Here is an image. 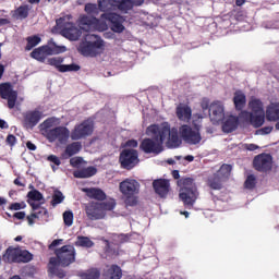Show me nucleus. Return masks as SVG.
Returning a JSON list of instances; mask_svg holds the SVG:
<instances>
[{
  "label": "nucleus",
  "mask_w": 279,
  "mask_h": 279,
  "mask_svg": "<svg viewBox=\"0 0 279 279\" xmlns=\"http://www.w3.org/2000/svg\"><path fill=\"white\" fill-rule=\"evenodd\" d=\"M253 167L259 173H267L274 167V157L267 153L259 154L254 157Z\"/></svg>",
  "instance_id": "15"
},
{
  "label": "nucleus",
  "mask_w": 279,
  "mask_h": 279,
  "mask_svg": "<svg viewBox=\"0 0 279 279\" xmlns=\"http://www.w3.org/2000/svg\"><path fill=\"white\" fill-rule=\"evenodd\" d=\"M223 180L217 172L207 178V186L211 189V191H221L223 189Z\"/></svg>",
  "instance_id": "27"
},
{
  "label": "nucleus",
  "mask_w": 279,
  "mask_h": 279,
  "mask_svg": "<svg viewBox=\"0 0 279 279\" xmlns=\"http://www.w3.org/2000/svg\"><path fill=\"white\" fill-rule=\"evenodd\" d=\"M179 133L181 135V138L187 145H199L202 143V134L199 133V128H196V130H193L189 124H183L179 129Z\"/></svg>",
  "instance_id": "14"
},
{
  "label": "nucleus",
  "mask_w": 279,
  "mask_h": 279,
  "mask_svg": "<svg viewBox=\"0 0 279 279\" xmlns=\"http://www.w3.org/2000/svg\"><path fill=\"white\" fill-rule=\"evenodd\" d=\"M100 19H102V21H108L109 23H111V29L117 34H121L125 29V26H123L125 19H123V16L118 13H102L100 15Z\"/></svg>",
  "instance_id": "18"
},
{
  "label": "nucleus",
  "mask_w": 279,
  "mask_h": 279,
  "mask_svg": "<svg viewBox=\"0 0 279 279\" xmlns=\"http://www.w3.org/2000/svg\"><path fill=\"white\" fill-rule=\"evenodd\" d=\"M168 132L167 129H159L158 124H150L146 129V134L150 137H146L141 142L140 149L144 151V154H154L155 156L162 154Z\"/></svg>",
  "instance_id": "1"
},
{
  "label": "nucleus",
  "mask_w": 279,
  "mask_h": 279,
  "mask_svg": "<svg viewBox=\"0 0 279 279\" xmlns=\"http://www.w3.org/2000/svg\"><path fill=\"white\" fill-rule=\"evenodd\" d=\"M95 131V125L90 120H84L80 124H76L70 133V138L72 141H82V138H87L92 136Z\"/></svg>",
  "instance_id": "12"
},
{
  "label": "nucleus",
  "mask_w": 279,
  "mask_h": 279,
  "mask_svg": "<svg viewBox=\"0 0 279 279\" xmlns=\"http://www.w3.org/2000/svg\"><path fill=\"white\" fill-rule=\"evenodd\" d=\"M245 149H247L248 151H256V149H258V146L255 144H246Z\"/></svg>",
  "instance_id": "59"
},
{
  "label": "nucleus",
  "mask_w": 279,
  "mask_h": 279,
  "mask_svg": "<svg viewBox=\"0 0 279 279\" xmlns=\"http://www.w3.org/2000/svg\"><path fill=\"white\" fill-rule=\"evenodd\" d=\"M62 202H64V194L60 190H56L50 202L52 208H56V206L62 204Z\"/></svg>",
  "instance_id": "41"
},
{
  "label": "nucleus",
  "mask_w": 279,
  "mask_h": 279,
  "mask_svg": "<svg viewBox=\"0 0 279 279\" xmlns=\"http://www.w3.org/2000/svg\"><path fill=\"white\" fill-rule=\"evenodd\" d=\"M28 221V226H34V219H38V214H31L29 216L26 217Z\"/></svg>",
  "instance_id": "56"
},
{
  "label": "nucleus",
  "mask_w": 279,
  "mask_h": 279,
  "mask_svg": "<svg viewBox=\"0 0 279 279\" xmlns=\"http://www.w3.org/2000/svg\"><path fill=\"white\" fill-rule=\"evenodd\" d=\"M201 107H202L203 110H210V105H209L208 100H204L201 104Z\"/></svg>",
  "instance_id": "64"
},
{
  "label": "nucleus",
  "mask_w": 279,
  "mask_h": 279,
  "mask_svg": "<svg viewBox=\"0 0 279 279\" xmlns=\"http://www.w3.org/2000/svg\"><path fill=\"white\" fill-rule=\"evenodd\" d=\"M83 192L86 193L89 199H97V202H105L106 199V192H104L101 189L86 187L83 189Z\"/></svg>",
  "instance_id": "26"
},
{
  "label": "nucleus",
  "mask_w": 279,
  "mask_h": 279,
  "mask_svg": "<svg viewBox=\"0 0 279 279\" xmlns=\"http://www.w3.org/2000/svg\"><path fill=\"white\" fill-rule=\"evenodd\" d=\"M244 186L248 189V191L256 189V177L254 174L247 175Z\"/></svg>",
  "instance_id": "45"
},
{
  "label": "nucleus",
  "mask_w": 279,
  "mask_h": 279,
  "mask_svg": "<svg viewBox=\"0 0 279 279\" xmlns=\"http://www.w3.org/2000/svg\"><path fill=\"white\" fill-rule=\"evenodd\" d=\"M62 243H64V240L63 239H57V240H53L51 242V244H49L48 246V250H50L51 252H53V254H56V250H58V245H62Z\"/></svg>",
  "instance_id": "49"
},
{
  "label": "nucleus",
  "mask_w": 279,
  "mask_h": 279,
  "mask_svg": "<svg viewBox=\"0 0 279 279\" xmlns=\"http://www.w3.org/2000/svg\"><path fill=\"white\" fill-rule=\"evenodd\" d=\"M3 260L7 263H31L34 260V255L27 250L9 247L3 255Z\"/></svg>",
  "instance_id": "9"
},
{
  "label": "nucleus",
  "mask_w": 279,
  "mask_h": 279,
  "mask_svg": "<svg viewBox=\"0 0 279 279\" xmlns=\"http://www.w3.org/2000/svg\"><path fill=\"white\" fill-rule=\"evenodd\" d=\"M82 162H84V158H82V157H72L70 159V165L74 169H77L80 167V165H82Z\"/></svg>",
  "instance_id": "50"
},
{
  "label": "nucleus",
  "mask_w": 279,
  "mask_h": 279,
  "mask_svg": "<svg viewBox=\"0 0 279 279\" xmlns=\"http://www.w3.org/2000/svg\"><path fill=\"white\" fill-rule=\"evenodd\" d=\"M78 51L86 58H97L104 51V39L96 36L94 41H83L78 47Z\"/></svg>",
  "instance_id": "8"
},
{
  "label": "nucleus",
  "mask_w": 279,
  "mask_h": 279,
  "mask_svg": "<svg viewBox=\"0 0 279 279\" xmlns=\"http://www.w3.org/2000/svg\"><path fill=\"white\" fill-rule=\"evenodd\" d=\"M113 8H117L122 14H128V12L134 10V7H140L145 3V0H111Z\"/></svg>",
  "instance_id": "20"
},
{
  "label": "nucleus",
  "mask_w": 279,
  "mask_h": 279,
  "mask_svg": "<svg viewBox=\"0 0 279 279\" xmlns=\"http://www.w3.org/2000/svg\"><path fill=\"white\" fill-rule=\"evenodd\" d=\"M32 7H29V4H22L17 9L11 11V16L16 21H25V19L29 16Z\"/></svg>",
  "instance_id": "23"
},
{
  "label": "nucleus",
  "mask_w": 279,
  "mask_h": 279,
  "mask_svg": "<svg viewBox=\"0 0 279 279\" xmlns=\"http://www.w3.org/2000/svg\"><path fill=\"white\" fill-rule=\"evenodd\" d=\"M13 217L15 218V219H25V211H16L14 215H13Z\"/></svg>",
  "instance_id": "60"
},
{
  "label": "nucleus",
  "mask_w": 279,
  "mask_h": 279,
  "mask_svg": "<svg viewBox=\"0 0 279 279\" xmlns=\"http://www.w3.org/2000/svg\"><path fill=\"white\" fill-rule=\"evenodd\" d=\"M117 207V201L111 198L105 202H90L85 207V213L90 221H97L106 218V213Z\"/></svg>",
  "instance_id": "3"
},
{
  "label": "nucleus",
  "mask_w": 279,
  "mask_h": 279,
  "mask_svg": "<svg viewBox=\"0 0 279 279\" xmlns=\"http://www.w3.org/2000/svg\"><path fill=\"white\" fill-rule=\"evenodd\" d=\"M26 147H27V149H29V151H36V149H37V147L35 146V144L34 143H32V142H26Z\"/></svg>",
  "instance_id": "61"
},
{
  "label": "nucleus",
  "mask_w": 279,
  "mask_h": 279,
  "mask_svg": "<svg viewBox=\"0 0 279 279\" xmlns=\"http://www.w3.org/2000/svg\"><path fill=\"white\" fill-rule=\"evenodd\" d=\"M75 246L68 244L54 250V256L50 257V265H60L61 267H70L75 263Z\"/></svg>",
  "instance_id": "6"
},
{
  "label": "nucleus",
  "mask_w": 279,
  "mask_h": 279,
  "mask_svg": "<svg viewBox=\"0 0 279 279\" xmlns=\"http://www.w3.org/2000/svg\"><path fill=\"white\" fill-rule=\"evenodd\" d=\"M33 214L37 215V219H40V217H49V211L45 207H40L37 211Z\"/></svg>",
  "instance_id": "52"
},
{
  "label": "nucleus",
  "mask_w": 279,
  "mask_h": 279,
  "mask_svg": "<svg viewBox=\"0 0 279 279\" xmlns=\"http://www.w3.org/2000/svg\"><path fill=\"white\" fill-rule=\"evenodd\" d=\"M223 181L230 178V173H232V166L225 163L220 167V169L216 172Z\"/></svg>",
  "instance_id": "39"
},
{
  "label": "nucleus",
  "mask_w": 279,
  "mask_h": 279,
  "mask_svg": "<svg viewBox=\"0 0 279 279\" xmlns=\"http://www.w3.org/2000/svg\"><path fill=\"white\" fill-rule=\"evenodd\" d=\"M62 62H64V58L62 57H53L47 60V64H49L50 66H54V69H57L58 71H60V66H62Z\"/></svg>",
  "instance_id": "43"
},
{
  "label": "nucleus",
  "mask_w": 279,
  "mask_h": 279,
  "mask_svg": "<svg viewBox=\"0 0 279 279\" xmlns=\"http://www.w3.org/2000/svg\"><path fill=\"white\" fill-rule=\"evenodd\" d=\"M85 12L87 14H99V7L95 3L85 4Z\"/></svg>",
  "instance_id": "47"
},
{
  "label": "nucleus",
  "mask_w": 279,
  "mask_h": 279,
  "mask_svg": "<svg viewBox=\"0 0 279 279\" xmlns=\"http://www.w3.org/2000/svg\"><path fill=\"white\" fill-rule=\"evenodd\" d=\"M267 121H279V102L271 104L266 109Z\"/></svg>",
  "instance_id": "31"
},
{
  "label": "nucleus",
  "mask_w": 279,
  "mask_h": 279,
  "mask_svg": "<svg viewBox=\"0 0 279 279\" xmlns=\"http://www.w3.org/2000/svg\"><path fill=\"white\" fill-rule=\"evenodd\" d=\"M26 41H27V44L25 46V51H32V49H34V47H38V45H40L43 39L38 35H33V36H28L26 38Z\"/></svg>",
  "instance_id": "37"
},
{
  "label": "nucleus",
  "mask_w": 279,
  "mask_h": 279,
  "mask_svg": "<svg viewBox=\"0 0 279 279\" xmlns=\"http://www.w3.org/2000/svg\"><path fill=\"white\" fill-rule=\"evenodd\" d=\"M63 222L68 228L73 226V211L66 210L63 213Z\"/></svg>",
  "instance_id": "46"
},
{
  "label": "nucleus",
  "mask_w": 279,
  "mask_h": 279,
  "mask_svg": "<svg viewBox=\"0 0 279 279\" xmlns=\"http://www.w3.org/2000/svg\"><path fill=\"white\" fill-rule=\"evenodd\" d=\"M70 136H71V131H69V129L65 126H57L51 131H48L47 133V138L50 141V143H53V141H59L60 143H64V141H69Z\"/></svg>",
  "instance_id": "19"
},
{
  "label": "nucleus",
  "mask_w": 279,
  "mask_h": 279,
  "mask_svg": "<svg viewBox=\"0 0 279 279\" xmlns=\"http://www.w3.org/2000/svg\"><path fill=\"white\" fill-rule=\"evenodd\" d=\"M75 245H76V247L90 248V247L95 246V242H93V240H90V238H88V236L78 235L75 241Z\"/></svg>",
  "instance_id": "36"
},
{
  "label": "nucleus",
  "mask_w": 279,
  "mask_h": 279,
  "mask_svg": "<svg viewBox=\"0 0 279 279\" xmlns=\"http://www.w3.org/2000/svg\"><path fill=\"white\" fill-rule=\"evenodd\" d=\"M72 15H64L56 21L57 27L61 29V35L68 40H80L82 37V29L77 28L71 22Z\"/></svg>",
  "instance_id": "7"
},
{
  "label": "nucleus",
  "mask_w": 279,
  "mask_h": 279,
  "mask_svg": "<svg viewBox=\"0 0 279 279\" xmlns=\"http://www.w3.org/2000/svg\"><path fill=\"white\" fill-rule=\"evenodd\" d=\"M104 276L106 279H121L123 278V270L119 265L113 264L105 270Z\"/></svg>",
  "instance_id": "30"
},
{
  "label": "nucleus",
  "mask_w": 279,
  "mask_h": 279,
  "mask_svg": "<svg viewBox=\"0 0 279 279\" xmlns=\"http://www.w3.org/2000/svg\"><path fill=\"white\" fill-rule=\"evenodd\" d=\"M47 160H48V162H52L57 167H60L62 165V161H60V158H58V156H56V155H49L47 157Z\"/></svg>",
  "instance_id": "51"
},
{
  "label": "nucleus",
  "mask_w": 279,
  "mask_h": 279,
  "mask_svg": "<svg viewBox=\"0 0 279 279\" xmlns=\"http://www.w3.org/2000/svg\"><path fill=\"white\" fill-rule=\"evenodd\" d=\"M73 175L80 180H86L93 178V175H97V168L95 166H89L87 168L75 170Z\"/></svg>",
  "instance_id": "25"
},
{
  "label": "nucleus",
  "mask_w": 279,
  "mask_h": 279,
  "mask_svg": "<svg viewBox=\"0 0 279 279\" xmlns=\"http://www.w3.org/2000/svg\"><path fill=\"white\" fill-rule=\"evenodd\" d=\"M248 108L252 110V112L254 114H264L265 113V109L263 108V101H260V99L252 98L248 101Z\"/></svg>",
  "instance_id": "34"
},
{
  "label": "nucleus",
  "mask_w": 279,
  "mask_h": 279,
  "mask_svg": "<svg viewBox=\"0 0 279 279\" xmlns=\"http://www.w3.org/2000/svg\"><path fill=\"white\" fill-rule=\"evenodd\" d=\"M119 241H120V243H128L130 241V236H128L125 234H120Z\"/></svg>",
  "instance_id": "62"
},
{
  "label": "nucleus",
  "mask_w": 279,
  "mask_h": 279,
  "mask_svg": "<svg viewBox=\"0 0 279 279\" xmlns=\"http://www.w3.org/2000/svg\"><path fill=\"white\" fill-rule=\"evenodd\" d=\"M81 29L85 32H106L108 25L95 16L81 15L78 19Z\"/></svg>",
  "instance_id": "11"
},
{
  "label": "nucleus",
  "mask_w": 279,
  "mask_h": 279,
  "mask_svg": "<svg viewBox=\"0 0 279 279\" xmlns=\"http://www.w3.org/2000/svg\"><path fill=\"white\" fill-rule=\"evenodd\" d=\"M120 167L126 169V171H132L136 165L141 162L138 159V150L134 148H124L119 156Z\"/></svg>",
  "instance_id": "10"
},
{
  "label": "nucleus",
  "mask_w": 279,
  "mask_h": 279,
  "mask_svg": "<svg viewBox=\"0 0 279 279\" xmlns=\"http://www.w3.org/2000/svg\"><path fill=\"white\" fill-rule=\"evenodd\" d=\"M27 197L28 199H32V202H43V199H45L43 193H40L38 190L29 191Z\"/></svg>",
  "instance_id": "44"
},
{
  "label": "nucleus",
  "mask_w": 279,
  "mask_h": 279,
  "mask_svg": "<svg viewBox=\"0 0 279 279\" xmlns=\"http://www.w3.org/2000/svg\"><path fill=\"white\" fill-rule=\"evenodd\" d=\"M120 193L125 197L126 206H136L138 198L136 195L141 192V183L135 179H125L119 184Z\"/></svg>",
  "instance_id": "4"
},
{
  "label": "nucleus",
  "mask_w": 279,
  "mask_h": 279,
  "mask_svg": "<svg viewBox=\"0 0 279 279\" xmlns=\"http://www.w3.org/2000/svg\"><path fill=\"white\" fill-rule=\"evenodd\" d=\"M233 104L235 110H238V112H241L243 108H245V104H247V97L243 92L236 90L233 94Z\"/></svg>",
  "instance_id": "29"
},
{
  "label": "nucleus",
  "mask_w": 279,
  "mask_h": 279,
  "mask_svg": "<svg viewBox=\"0 0 279 279\" xmlns=\"http://www.w3.org/2000/svg\"><path fill=\"white\" fill-rule=\"evenodd\" d=\"M45 117L43 111L38 109L28 110L23 113V125L26 130H34L40 120Z\"/></svg>",
  "instance_id": "17"
},
{
  "label": "nucleus",
  "mask_w": 279,
  "mask_h": 279,
  "mask_svg": "<svg viewBox=\"0 0 279 279\" xmlns=\"http://www.w3.org/2000/svg\"><path fill=\"white\" fill-rule=\"evenodd\" d=\"M82 279H99L101 278V271L97 268H92L81 274Z\"/></svg>",
  "instance_id": "38"
},
{
  "label": "nucleus",
  "mask_w": 279,
  "mask_h": 279,
  "mask_svg": "<svg viewBox=\"0 0 279 279\" xmlns=\"http://www.w3.org/2000/svg\"><path fill=\"white\" fill-rule=\"evenodd\" d=\"M241 119H244V121H252V118L254 117V113L250 111H241L240 113Z\"/></svg>",
  "instance_id": "55"
},
{
  "label": "nucleus",
  "mask_w": 279,
  "mask_h": 279,
  "mask_svg": "<svg viewBox=\"0 0 279 279\" xmlns=\"http://www.w3.org/2000/svg\"><path fill=\"white\" fill-rule=\"evenodd\" d=\"M177 117L180 121H190L191 117H193V110L189 106L178 107Z\"/></svg>",
  "instance_id": "33"
},
{
  "label": "nucleus",
  "mask_w": 279,
  "mask_h": 279,
  "mask_svg": "<svg viewBox=\"0 0 279 279\" xmlns=\"http://www.w3.org/2000/svg\"><path fill=\"white\" fill-rule=\"evenodd\" d=\"M82 151V142H72L65 146L64 151L62 153V158L66 160L68 158H73Z\"/></svg>",
  "instance_id": "22"
},
{
  "label": "nucleus",
  "mask_w": 279,
  "mask_h": 279,
  "mask_svg": "<svg viewBox=\"0 0 279 279\" xmlns=\"http://www.w3.org/2000/svg\"><path fill=\"white\" fill-rule=\"evenodd\" d=\"M0 97L7 101L8 108L13 110L19 99V92L14 89L10 82L0 83Z\"/></svg>",
  "instance_id": "13"
},
{
  "label": "nucleus",
  "mask_w": 279,
  "mask_h": 279,
  "mask_svg": "<svg viewBox=\"0 0 279 279\" xmlns=\"http://www.w3.org/2000/svg\"><path fill=\"white\" fill-rule=\"evenodd\" d=\"M5 143L10 147H14V145H16V136H14L13 134H9L5 138Z\"/></svg>",
  "instance_id": "54"
},
{
  "label": "nucleus",
  "mask_w": 279,
  "mask_h": 279,
  "mask_svg": "<svg viewBox=\"0 0 279 279\" xmlns=\"http://www.w3.org/2000/svg\"><path fill=\"white\" fill-rule=\"evenodd\" d=\"M158 129L168 130V133L166 134V141H167V147L169 149H178L180 145H182V140H180V135L178 134V129H171V125L168 124V122H163L161 124H158Z\"/></svg>",
  "instance_id": "16"
},
{
  "label": "nucleus",
  "mask_w": 279,
  "mask_h": 279,
  "mask_svg": "<svg viewBox=\"0 0 279 279\" xmlns=\"http://www.w3.org/2000/svg\"><path fill=\"white\" fill-rule=\"evenodd\" d=\"M209 114L211 116V121L219 123L223 120V106L219 102H213L209 107Z\"/></svg>",
  "instance_id": "24"
},
{
  "label": "nucleus",
  "mask_w": 279,
  "mask_h": 279,
  "mask_svg": "<svg viewBox=\"0 0 279 279\" xmlns=\"http://www.w3.org/2000/svg\"><path fill=\"white\" fill-rule=\"evenodd\" d=\"M262 134H271L274 132V126H264L260 129Z\"/></svg>",
  "instance_id": "57"
},
{
  "label": "nucleus",
  "mask_w": 279,
  "mask_h": 279,
  "mask_svg": "<svg viewBox=\"0 0 279 279\" xmlns=\"http://www.w3.org/2000/svg\"><path fill=\"white\" fill-rule=\"evenodd\" d=\"M178 186H181V192L179 194L180 199L183 202L185 208H193L197 197H199V192H197V185L195 184V179L193 178H182L178 180Z\"/></svg>",
  "instance_id": "2"
},
{
  "label": "nucleus",
  "mask_w": 279,
  "mask_h": 279,
  "mask_svg": "<svg viewBox=\"0 0 279 279\" xmlns=\"http://www.w3.org/2000/svg\"><path fill=\"white\" fill-rule=\"evenodd\" d=\"M153 189L155 193L161 197V199H166L169 195V191L171 189V183L167 179H157L153 181Z\"/></svg>",
  "instance_id": "21"
},
{
  "label": "nucleus",
  "mask_w": 279,
  "mask_h": 279,
  "mask_svg": "<svg viewBox=\"0 0 279 279\" xmlns=\"http://www.w3.org/2000/svg\"><path fill=\"white\" fill-rule=\"evenodd\" d=\"M257 116L253 114V118H251V125L254 128H260L263 126V123H265V113H255Z\"/></svg>",
  "instance_id": "42"
},
{
  "label": "nucleus",
  "mask_w": 279,
  "mask_h": 279,
  "mask_svg": "<svg viewBox=\"0 0 279 279\" xmlns=\"http://www.w3.org/2000/svg\"><path fill=\"white\" fill-rule=\"evenodd\" d=\"M25 208V203H12L9 206V210H23Z\"/></svg>",
  "instance_id": "53"
},
{
  "label": "nucleus",
  "mask_w": 279,
  "mask_h": 279,
  "mask_svg": "<svg viewBox=\"0 0 279 279\" xmlns=\"http://www.w3.org/2000/svg\"><path fill=\"white\" fill-rule=\"evenodd\" d=\"M65 51V46H58L53 39H50L46 45L35 48L31 52V58H33V60H37V62H45L49 56H58Z\"/></svg>",
  "instance_id": "5"
},
{
  "label": "nucleus",
  "mask_w": 279,
  "mask_h": 279,
  "mask_svg": "<svg viewBox=\"0 0 279 279\" xmlns=\"http://www.w3.org/2000/svg\"><path fill=\"white\" fill-rule=\"evenodd\" d=\"M8 128H10L8 122H5V120H3V119H0V129L1 130H8Z\"/></svg>",
  "instance_id": "63"
},
{
  "label": "nucleus",
  "mask_w": 279,
  "mask_h": 279,
  "mask_svg": "<svg viewBox=\"0 0 279 279\" xmlns=\"http://www.w3.org/2000/svg\"><path fill=\"white\" fill-rule=\"evenodd\" d=\"M98 10L99 12H108L110 10V1L98 0Z\"/></svg>",
  "instance_id": "48"
},
{
  "label": "nucleus",
  "mask_w": 279,
  "mask_h": 279,
  "mask_svg": "<svg viewBox=\"0 0 279 279\" xmlns=\"http://www.w3.org/2000/svg\"><path fill=\"white\" fill-rule=\"evenodd\" d=\"M60 264H51V259H49L48 264V274L50 278H59V279H64L66 278V272L64 269L60 268Z\"/></svg>",
  "instance_id": "28"
},
{
  "label": "nucleus",
  "mask_w": 279,
  "mask_h": 279,
  "mask_svg": "<svg viewBox=\"0 0 279 279\" xmlns=\"http://www.w3.org/2000/svg\"><path fill=\"white\" fill-rule=\"evenodd\" d=\"M53 123H56V118H48L39 125L40 132L46 136V138L47 134L53 130L51 129L53 128Z\"/></svg>",
  "instance_id": "35"
},
{
  "label": "nucleus",
  "mask_w": 279,
  "mask_h": 279,
  "mask_svg": "<svg viewBox=\"0 0 279 279\" xmlns=\"http://www.w3.org/2000/svg\"><path fill=\"white\" fill-rule=\"evenodd\" d=\"M236 128H239V118L234 116H230L222 125V130L228 133L234 132Z\"/></svg>",
  "instance_id": "32"
},
{
  "label": "nucleus",
  "mask_w": 279,
  "mask_h": 279,
  "mask_svg": "<svg viewBox=\"0 0 279 279\" xmlns=\"http://www.w3.org/2000/svg\"><path fill=\"white\" fill-rule=\"evenodd\" d=\"M126 147H138V142L136 140H129L126 142Z\"/></svg>",
  "instance_id": "58"
},
{
  "label": "nucleus",
  "mask_w": 279,
  "mask_h": 279,
  "mask_svg": "<svg viewBox=\"0 0 279 279\" xmlns=\"http://www.w3.org/2000/svg\"><path fill=\"white\" fill-rule=\"evenodd\" d=\"M82 69L78 64L71 63V64H62L59 66V73H77Z\"/></svg>",
  "instance_id": "40"
}]
</instances>
